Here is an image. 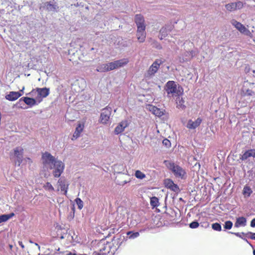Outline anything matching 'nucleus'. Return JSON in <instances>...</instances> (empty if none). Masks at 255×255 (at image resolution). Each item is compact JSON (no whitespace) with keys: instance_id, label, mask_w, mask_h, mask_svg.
I'll use <instances>...</instances> for the list:
<instances>
[{"instance_id":"obj_19","label":"nucleus","mask_w":255,"mask_h":255,"mask_svg":"<svg viewBox=\"0 0 255 255\" xmlns=\"http://www.w3.org/2000/svg\"><path fill=\"white\" fill-rule=\"evenodd\" d=\"M145 29L140 30L137 29L136 36L137 39L140 42H143L146 37Z\"/></svg>"},{"instance_id":"obj_27","label":"nucleus","mask_w":255,"mask_h":255,"mask_svg":"<svg viewBox=\"0 0 255 255\" xmlns=\"http://www.w3.org/2000/svg\"><path fill=\"white\" fill-rule=\"evenodd\" d=\"M135 24L145 22L143 16L141 14H136L134 17Z\"/></svg>"},{"instance_id":"obj_42","label":"nucleus","mask_w":255,"mask_h":255,"mask_svg":"<svg viewBox=\"0 0 255 255\" xmlns=\"http://www.w3.org/2000/svg\"><path fill=\"white\" fill-rule=\"evenodd\" d=\"M126 241L127 239L125 237H124V239L122 241H121L120 239H118L117 241V245L118 246V248L122 246L124 244V242Z\"/></svg>"},{"instance_id":"obj_39","label":"nucleus","mask_w":255,"mask_h":255,"mask_svg":"<svg viewBox=\"0 0 255 255\" xmlns=\"http://www.w3.org/2000/svg\"><path fill=\"white\" fill-rule=\"evenodd\" d=\"M162 143L167 148H169L171 146V142L170 140L167 138H165L163 140Z\"/></svg>"},{"instance_id":"obj_50","label":"nucleus","mask_w":255,"mask_h":255,"mask_svg":"<svg viewBox=\"0 0 255 255\" xmlns=\"http://www.w3.org/2000/svg\"><path fill=\"white\" fill-rule=\"evenodd\" d=\"M19 245L22 248V249H24V245L23 244L22 242L21 241H18V242Z\"/></svg>"},{"instance_id":"obj_36","label":"nucleus","mask_w":255,"mask_h":255,"mask_svg":"<svg viewBox=\"0 0 255 255\" xmlns=\"http://www.w3.org/2000/svg\"><path fill=\"white\" fill-rule=\"evenodd\" d=\"M44 188H45V190H48L49 191H53L54 190L53 187L49 182H46L44 186Z\"/></svg>"},{"instance_id":"obj_47","label":"nucleus","mask_w":255,"mask_h":255,"mask_svg":"<svg viewBox=\"0 0 255 255\" xmlns=\"http://www.w3.org/2000/svg\"><path fill=\"white\" fill-rule=\"evenodd\" d=\"M187 51H186V52L184 53V54H183V60H184V59H185V57H188V58H189V57H190V56L189 55V54H187Z\"/></svg>"},{"instance_id":"obj_6","label":"nucleus","mask_w":255,"mask_h":255,"mask_svg":"<svg viewBox=\"0 0 255 255\" xmlns=\"http://www.w3.org/2000/svg\"><path fill=\"white\" fill-rule=\"evenodd\" d=\"M24 103L27 105L29 106L30 107H32V106L34 105H38L39 103H38V101H37V99L36 98H29L27 97H23L21 98H20L18 102L16 103V106L19 108L21 109H25L24 108H23L21 106V104Z\"/></svg>"},{"instance_id":"obj_60","label":"nucleus","mask_w":255,"mask_h":255,"mask_svg":"<svg viewBox=\"0 0 255 255\" xmlns=\"http://www.w3.org/2000/svg\"><path fill=\"white\" fill-rule=\"evenodd\" d=\"M86 255V254H79V255Z\"/></svg>"},{"instance_id":"obj_51","label":"nucleus","mask_w":255,"mask_h":255,"mask_svg":"<svg viewBox=\"0 0 255 255\" xmlns=\"http://www.w3.org/2000/svg\"><path fill=\"white\" fill-rule=\"evenodd\" d=\"M66 255H78L75 253L69 252Z\"/></svg>"},{"instance_id":"obj_48","label":"nucleus","mask_w":255,"mask_h":255,"mask_svg":"<svg viewBox=\"0 0 255 255\" xmlns=\"http://www.w3.org/2000/svg\"><path fill=\"white\" fill-rule=\"evenodd\" d=\"M129 181H127L126 180L123 181L121 182L120 183H119L118 184L120 185H124L125 184H127Z\"/></svg>"},{"instance_id":"obj_59","label":"nucleus","mask_w":255,"mask_h":255,"mask_svg":"<svg viewBox=\"0 0 255 255\" xmlns=\"http://www.w3.org/2000/svg\"><path fill=\"white\" fill-rule=\"evenodd\" d=\"M253 255H255V249L253 251Z\"/></svg>"},{"instance_id":"obj_18","label":"nucleus","mask_w":255,"mask_h":255,"mask_svg":"<svg viewBox=\"0 0 255 255\" xmlns=\"http://www.w3.org/2000/svg\"><path fill=\"white\" fill-rule=\"evenodd\" d=\"M84 128V125L82 123H79L76 128L75 131L73 135V137L72 138V140H74L77 139L78 137L80 136L81 133L83 130Z\"/></svg>"},{"instance_id":"obj_38","label":"nucleus","mask_w":255,"mask_h":255,"mask_svg":"<svg viewBox=\"0 0 255 255\" xmlns=\"http://www.w3.org/2000/svg\"><path fill=\"white\" fill-rule=\"evenodd\" d=\"M136 25L137 26V29H139V30L145 29L146 25L145 24V22L136 24Z\"/></svg>"},{"instance_id":"obj_25","label":"nucleus","mask_w":255,"mask_h":255,"mask_svg":"<svg viewBox=\"0 0 255 255\" xmlns=\"http://www.w3.org/2000/svg\"><path fill=\"white\" fill-rule=\"evenodd\" d=\"M229 233L230 234H234L235 235V236H236L237 237H239L242 239H243L244 241H245L248 244H249L250 246L253 248L254 249V247L248 241V240L246 238H243L242 236V235H246V234H245V233L244 232H242V233H233V232H229Z\"/></svg>"},{"instance_id":"obj_41","label":"nucleus","mask_w":255,"mask_h":255,"mask_svg":"<svg viewBox=\"0 0 255 255\" xmlns=\"http://www.w3.org/2000/svg\"><path fill=\"white\" fill-rule=\"evenodd\" d=\"M184 102V101L182 98L180 100H179V103L178 104L177 107L182 109H184L186 106L183 104Z\"/></svg>"},{"instance_id":"obj_5","label":"nucleus","mask_w":255,"mask_h":255,"mask_svg":"<svg viewBox=\"0 0 255 255\" xmlns=\"http://www.w3.org/2000/svg\"><path fill=\"white\" fill-rule=\"evenodd\" d=\"M32 93V95H34V93L37 94L36 95H35L36 97V99L37 101H38V103H40L43 100V98H46L48 96L50 93L49 88L44 87V88H36L35 89V91L33 90L31 91Z\"/></svg>"},{"instance_id":"obj_8","label":"nucleus","mask_w":255,"mask_h":255,"mask_svg":"<svg viewBox=\"0 0 255 255\" xmlns=\"http://www.w3.org/2000/svg\"><path fill=\"white\" fill-rule=\"evenodd\" d=\"M112 109L109 106H107L102 110L100 116V122L103 124L106 125L110 120Z\"/></svg>"},{"instance_id":"obj_15","label":"nucleus","mask_w":255,"mask_h":255,"mask_svg":"<svg viewBox=\"0 0 255 255\" xmlns=\"http://www.w3.org/2000/svg\"><path fill=\"white\" fill-rule=\"evenodd\" d=\"M174 28L173 25L171 24H166L164 26L162 27L159 31V38L162 40L166 37L168 33L171 31Z\"/></svg>"},{"instance_id":"obj_32","label":"nucleus","mask_w":255,"mask_h":255,"mask_svg":"<svg viewBox=\"0 0 255 255\" xmlns=\"http://www.w3.org/2000/svg\"><path fill=\"white\" fill-rule=\"evenodd\" d=\"M212 228L217 231H221L222 230V227L220 223H215L212 224Z\"/></svg>"},{"instance_id":"obj_56","label":"nucleus","mask_w":255,"mask_h":255,"mask_svg":"<svg viewBox=\"0 0 255 255\" xmlns=\"http://www.w3.org/2000/svg\"><path fill=\"white\" fill-rule=\"evenodd\" d=\"M9 248H10V249H12V248L13 246H12V245H9Z\"/></svg>"},{"instance_id":"obj_45","label":"nucleus","mask_w":255,"mask_h":255,"mask_svg":"<svg viewBox=\"0 0 255 255\" xmlns=\"http://www.w3.org/2000/svg\"><path fill=\"white\" fill-rule=\"evenodd\" d=\"M250 226L251 227H255V218L252 220Z\"/></svg>"},{"instance_id":"obj_31","label":"nucleus","mask_w":255,"mask_h":255,"mask_svg":"<svg viewBox=\"0 0 255 255\" xmlns=\"http://www.w3.org/2000/svg\"><path fill=\"white\" fill-rule=\"evenodd\" d=\"M135 176L138 179H142L145 177V175L140 170H136L135 172Z\"/></svg>"},{"instance_id":"obj_57","label":"nucleus","mask_w":255,"mask_h":255,"mask_svg":"<svg viewBox=\"0 0 255 255\" xmlns=\"http://www.w3.org/2000/svg\"><path fill=\"white\" fill-rule=\"evenodd\" d=\"M179 200V201H182L183 202H184V200L182 198H180Z\"/></svg>"},{"instance_id":"obj_62","label":"nucleus","mask_w":255,"mask_h":255,"mask_svg":"<svg viewBox=\"0 0 255 255\" xmlns=\"http://www.w3.org/2000/svg\"><path fill=\"white\" fill-rule=\"evenodd\" d=\"M38 255H41L40 254H39Z\"/></svg>"},{"instance_id":"obj_35","label":"nucleus","mask_w":255,"mask_h":255,"mask_svg":"<svg viewBox=\"0 0 255 255\" xmlns=\"http://www.w3.org/2000/svg\"><path fill=\"white\" fill-rule=\"evenodd\" d=\"M199 226V224L196 220H195V221L192 222L191 223H190L189 224V227L191 229H196Z\"/></svg>"},{"instance_id":"obj_30","label":"nucleus","mask_w":255,"mask_h":255,"mask_svg":"<svg viewBox=\"0 0 255 255\" xmlns=\"http://www.w3.org/2000/svg\"><path fill=\"white\" fill-rule=\"evenodd\" d=\"M60 186L61 191L64 192V195H66L68 188V185L65 184L64 182L61 181L60 183Z\"/></svg>"},{"instance_id":"obj_16","label":"nucleus","mask_w":255,"mask_h":255,"mask_svg":"<svg viewBox=\"0 0 255 255\" xmlns=\"http://www.w3.org/2000/svg\"><path fill=\"white\" fill-rule=\"evenodd\" d=\"M202 122V119L200 118H198L195 121L189 120L188 121L186 127L190 129H194L200 125Z\"/></svg>"},{"instance_id":"obj_53","label":"nucleus","mask_w":255,"mask_h":255,"mask_svg":"<svg viewBox=\"0 0 255 255\" xmlns=\"http://www.w3.org/2000/svg\"><path fill=\"white\" fill-rule=\"evenodd\" d=\"M35 245L37 246L39 250H40V246H39V245L37 243H35Z\"/></svg>"},{"instance_id":"obj_1","label":"nucleus","mask_w":255,"mask_h":255,"mask_svg":"<svg viewBox=\"0 0 255 255\" xmlns=\"http://www.w3.org/2000/svg\"><path fill=\"white\" fill-rule=\"evenodd\" d=\"M42 160L45 167H47L50 169H53V174L55 177H59L61 176L65 167L64 163L55 158L47 151L42 153Z\"/></svg>"},{"instance_id":"obj_46","label":"nucleus","mask_w":255,"mask_h":255,"mask_svg":"<svg viewBox=\"0 0 255 255\" xmlns=\"http://www.w3.org/2000/svg\"><path fill=\"white\" fill-rule=\"evenodd\" d=\"M14 215L15 214L13 213H10L9 214H6L8 220L13 217Z\"/></svg>"},{"instance_id":"obj_2","label":"nucleus","mask_w":255,"mask_h":255,"mask_svg":"<svg viewBox=\"0 0 255 255\" xmlns=\"http://www.w3.org/2000/svg\"><path fill=\"white\" fill-rule=\"evenodd\" d=\"M164 89L167 94V96L170 97V95L172 96L180 97L183 94V89L182 87L178 84H177L174 81H169L165 85Z\"/></svg>"},{"instance_id":"obj_21","label":"nucleus","mask_w":255,"mask_h":255,"mask_svg":"<svg viewBox=\"0 0 255 255\" xmlns=\"http://www.w3.org/2000/svg\"><path fill=\"white\" fill-rule=\"evenodd\" d=\"M127 240L128 239L133 240L139 236V233L138 232H134V231H128L127 232Z\"/></svg>"},{"instance_id":"obj_37","label":"nucleus","mask_w":255,"mask_h":255,"mask_svg":"<svg viewBox=\"0 0 255 255\" xmlns=\"http://www.w3.org/2000/svg\"><path fill=\"white\" fill-rule=\"evenodd\" d=\"M235 3L236 10L240 9L242 8L244 6V3L241 1H238L237 2H235Z\"/></svg>"},{"instance_id":"obj_26","label":"nucleus","mask_w":255,"mask_h":255,"mask_svg":"<svg viewBox=\"0 0 255 255\" xmlns=\"http://www.w3.org/2000/svg\"><path fill=\"white\" fill-rule=\"evenodd\" d=\"M96 71L97 72H101V73L108 72V69L107 68V64H103L99 65L96 69Z\"/></svg>"},{"instance_id":"obj_10","label":"nucleus","mask_w":255,"mask_h":255,"mask_svg":"<svg viewBox=\"0 0 255 255\" xmlns=\"http://www.w3.org/2000/svg\"><path fill=\"white\" fill-rule=\"evenodd\" d=\"M164 62V60H162L161 59H156L152 65L149 67L147 71V75L149 76H153L157 72L159 69L160 66Z\"/></svg>"},{"instance_id":"obj_9","label":"nucleus","mask_w":255,"mask_h":255,"mask_svg":"<svg viewBox=\"0 0 255 255\" xmlns=\"http://www.w3.org/2000/svg\"><path fill=\"white\" fill-rule=\"evenodd\" d=\"M242 154L240 155V158L237 160L240 163L243 161L247 163V160L250 157L255 158V149L254 148L246 150L244 152L242 151Z\"/></svg>"},{"instance_id":"obj_44","label":"nucleus","mask_w":255,"mask_h":255,"mask_svg":"<svg viewBox=\"0 0 255 255\" xmlns=\"http://www.w3.org/2000/svg\"><path fill=\"white\" fill-rule=\"evenodd\" d=\"M245 94L246 95L251 96H252L253 94H254L255 92L253 91H252V90L248 89L246 90Z\"/></svg>"},{"instance_id":"obj_61","label":"nucleus","mask_w":255,"mask_h":255,"mask_svg":"<svg viewBox=\"0 0 255 255\" xmlns=\"http://www.w3.org/2000/svg\"><path fill=\"white\" fill-rule=\"evenodd\" d=\"M29 242H30V243H33V242H32L31 240H30V241H29Z\"/></svg>"},{"instance_id":"obj_43","label":"nucleus","mask_w":255,"mask_h":255,"mask_svg":"<svg viewBox=\"0 0 255 255\" xmlns=\"http://www.w3.org/2000/svg\"><path fill=\"white\" fill-rule=\"evenodd\" d=\"M246 236L252 240H255V233L249 232L246 234Z\"/></svg>"},{"instance_id":"obj_55","label":"nucleus","mask_w":255,"mask_h":255,"mask_svg":"<svg viewBox=\"0 0 255 255\" xmlns=\"http://www.w3.org/2000/svg\"><path fill=\"white\" fill-rule=\"evenodd\" d=\"M95 255H105L104 254L98 253V254H96Z\"/></svg>"},{"instance_id":"obj_23","label":"nucleus","mask_w":255,"mask_h":255,"mask_svg":"<svg viewBox=\"0 0 255 255\" xmlns=\"http://www.w3.org/2000/svg\"><path fill=\"white\" fill-rule=\"evenodd\" d=\"M150 203L153 208L157 207L159 204L158 198L155 196L151 197L150 199Z\"/></svg>"},{"instance_id":"obj_29","label":"nucleus","mask_w":255,"mask_h":255,"mask_svg":"<svg viewBox=\"0 0 255 255\" xmlns=\"http://www.w3.org/2000/svg\"><path fill=\"white\" fill-rule=\"evenodd\" d=\"M187 54H189L190 57L189 58L188 57H185V59H184V61H188L190 60L191 58H192L193 57L195 56L197 54V52L195 50H192L191 51L187 52Z\"/></svg>"},{"instance_id":"obj_33","label":"nucleus","mask_w":255,"mask_h":255,"mask_svg":"<svg viewBox=\"0 0 255 255\" xmlns=\"http://www.w3.org/2000/svg\"><path fill=\"white\" fill-rule=\"evenodd\" d=\"M75 203L78 206V208L79 210H81L83 207V201L79 198H77L75 200Z\"/></svg>"},{"instance_id":"obj_11","label":"nucleus","mask_w":255,"mask_h":255,"mask_svg":"<svg viewBox=\"0 0 255 255\" xmlns=\"http://www.w3.org/2000/svg\"><path fill=\"white\" fill-rule=\"evenodd\" d=\"M231 23L241 33L244 34L247 36H250L251 32L247 29L243 24L241 22L237 21L235 19H232Z\"/></svg>"},{"instance_id":"obj_63","label":"nucleus","mask_w":255,"mask_h":255,"mask_svg":"<svg viewBox=\"0 0 255 255\" xmlns=\"http://www.w3.org/2000/svg\"><path fill=\"white\" fill-rule=\"evenodd\" d=\"M253 72H254V73H255V70H254V71H253Z\"/></svg>"},{"instance_id":"obj_12","label":"nucleus","mask_w":255,"mask_h":255,"mask_svg":"<svg viewBox=\"0 0 255 255\" xmlns=\"http://www.w3.org/2000/svg\"><path fill=\"white\" fill-rule=\"evenodd\" d=\"M165 187L170 190L178 193L180 191V189L177 184L174 183L173 181L170 178H166L163 181Z\"/></svg>"},{"instance_id":"obj_20","label":"nucleus","mask_w":255,"mask_h":255,"mask_svg":"<svg viewBox=\"0 0 255 255\" xmlns=\"http://www.w3.org/2000/svg\"><path fill=\"white\" fill-rule=\"evenodd\" d=\"M247 219L244 217H240L236 219V221L235 223V227L238 228L241 226L244 227L246 225Z\"/></svg>"},{"instance_id":"obj_28","label":"nucleus","mask_w":255,"mask_h":255,"mask_svg":"<svg viewBox=\"0 0 255 255\" xmlns=\"http://www.w3.org/2000/svg\"><path fill=\"white\" fill-rule=\"evenodd\" d=\"M225 7L229 11H235L236 10L235 2H231L225 5Z\"/></svg>"},{"instance_id":"obj_34","label":"nucleus","mask_w":255,"mask_h":255,"mask_svg":"<svg viewBox=\"0 0 255 255\" xmlns=\"http://www.w3.org/2000/svg\"><path fill=\"white\" fill-rule=\"evenodd\" d=\"M233 227V223L231 221H227L224 225V228L225 230H230Z\"/></svg>"},{"instance_id":"obj_13","label":"nucleus","mask_w":255,"mask_h":255,"mask_svg":"<svg viewBox=\"0 0 255 255\" xmlns=\"http://www.w3.org/2000/svg\"><path fill=\"white\" fill-rule=\"evenodd\" d=\"M46 9L50 12H57L59 10L57 2L55 0L47 1L44 3Z\"/></svg>"},{"instance_id":"obj_17","label":"nucleus","mask_w":255,"mask_h":255,"mask_svg":"<svg viewBox=\"0 0 255 255\" xmlns=\"http://www.w3.org/2000/svg\"><path fill=\"white\" fill-rule=\"evenodd\" d=\"M22 95L20 91L14 92L11 91L5 96V99L9 101H14Z\"/></svg>"},{"instance_id":"obj_40","label":"nucleus","mask_w":255,"mask_h":255,"mask_svg":"<svg viewBox=\"0 0 255 255\" xmlns=\"http://www.w3.org/2000/svg\"><path fill=\"white\" fill-rule=\"evenodd\" d=\"M6 214H2L0 215V224L5 222L8 221Z\"/></svg>"},{"instance_id":"obj_7","label":"nucleus","mask_w":255,"mask_h":255,"mask_svg":"<svg viewBox=\"0 0 255 255\" xmlns=\"http://www.w3.org/2000/svg\"><path fill=\"white\" fill-rule=\"evenodd\" d=\"M128 62V59L124 58L118 60L106 63L108 71L122 67L126 65Z\"/></svg>"},{"instance_id":"obj_14","label":"nucleus","mask_w":255,"mask_h":255,"mask_svg":"<svg viewBox=\"0 0 255 255\" xmlns=\"http://www.w3.org/2000/svg\"><path fill=\"white\" fill-rule=\"evenodd\" d=\"M129 125V122L127 120H125L121 122L120 123L118 124L117 127L115 128L114 133L116 135H118L123 132L125 128L128 127Z\"/></svg>"},{"instance_id":"obj_4","label":"nucleus","mask_w":255,"mask_h":255,"mask_svg":"<svg viewBox=\"0 0 255 255\" xmlns=\"http://www.w3.org/2000/svg\"><path fill=\"white\" fill-rule=\"evenodd\" d=\"M23 149L20 146L16 147L13 149V153L10 156L14 159L16 165L19 166L23 159Z\"/></svg>"},{"instance_id":"obj_3","label":"nucleus","mask_w":255,"mask_h":255,"mask_svg":"<svg viewBox=\"0 0 255 255\" xmlns=\"http://www.w3.org/2000/svg\"><path fill=\"white\" fill-rule=\"evenodd\" d=\"M164 163L167 167L173 173L176 178L182 180L186 178L185 170L173 162L165 160Z\"/></svg>"},{"instance_id":"obj_54","label":"nucleus","mask_w":255,"mask_h":255,"mask_svg":"<svg viewBox=\"0 0 255 255\" xmlns=\"http://www.w3.org/2000/svg\"><path fill=\"white\" fill-rule=\"evenodd\" d=\"M24 89V87H23L22 88V89L21 90H20V91H20V93H22L23 92V91Z\"/></svg>"},{"instance_id":"obj_24","label":"nucleus","mask_w":255,"mask_h":255,"mask_svg":"<svg viewBox=\"0 0 255 255\" xmlns=\"http://www.w3.org/2000/svg\"><path fill=\"white\" fill-rule=\"evenodd\" d=\"M253 191L250 187L247 185L244 187L243 194L245 196L250 197Z\"/></svg>"},{"instance_id":"obj_49","label":"nucleus","mask_w":255,"mask_h":255,"mask_svg":"<svg viewBox=\"0 0 255 255\" xmlns=\"http://www.w3.org/2000/svg\"><path fill=\"white\" fill-rule=\"evenodd\" d=\"M156 48L158 49H161L162 48V46L160 44L156 43Z\"/></svg>"},{"instance_id":"obj_22","label":"nucleus","mask_w":255,"mask_h":255,"mask_svg":"<svg viewBox=\"0 0 255 255\" xmlns=\"http://www.w3.org/2000/svg\"><path fill=\"white\" fill-rule=\"evenodd\" d=\"M150 110L154 115L158 117H161L164 115L163 111L155 106H151Z\"/></svg>"},{"instance_id":"obj_52","label":"nucleus","mask_w":255,"mask_h":255,"mask_svg":"<svg viewBox=\"0 0 255 255\" xmlns=\"http://www.w3.org/2000/svg\"><path fill=\"white\" fill-rule=\"evenodd\" d=\"M25 159L27 160H28L29 162H32L31 159L30 158H29V157H27Z\"/></svg>"},{"instance_id":"obj_58","label":"nucleus","mask_w":255,"mask_h":255,"mask_svg":"<svg viewBox=\"0 0 255 255\" xmlns=\"http://www.w3.org/2000/svg\"><path fill=\"white\" fill-rule=\"evenodd\" d=\"M65 238V237L64 236V235H62L61 237H60V239H63Z\"/></svg>"}]
</instances>
